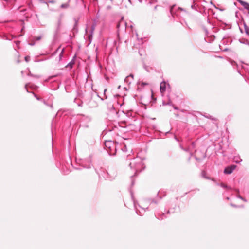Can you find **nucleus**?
I'll list each match as a JSON object with an SVG mask.
<instances>
[{"label": "nucleus", "mask_w": 249, "mask_h": 249, "mask_svg": "<svg viewBox=\"0 0 249 249\" xmlns=\"http://www.w3.org/2000/svg\"><path fill=\"white\" fill-rule=\"evenodd\" d=\"M129 166L133 170L135 175L137 172H141L145 168V166L142 163V159L140 157H136L132 159L129 163Z\"/></svg>", "instance_id": "nucleus-1"}, {"label": "nucleus", "mask_w": 249, "mask_h": 249, "mask_svg": "<svg viewBox=\"0 0 249 249\" xmlns=\"http://www.w3.org/2000/svg\"><path fill=\"white\" fill-rule=\"evenodd\" d=\"M105 145L109 154L114 155L115 154L116 147L113 142L111 141H106L105 142Z\"/></svg>", "instance_id": "nucleus-2"}, {"label": "nucleus", "mask_w": 249, "mask_h": 249, "mask_svg": "<svg viewBox=\"0 0 249 249\" xmlns=\"http://www.w3.org/2000/svg\"><path fill=\"white\" fill-rule=\"evenodd\" d=\"M97 173L100 177H102L106 179H111L113 178V177L110 176L107 171L103 169H100V171H97Z\"/></svg>", "instance_id": "nucleus-3"}, {"label": "nucleus", "mask_w": 249, "mask_h": 249, "mask_svg": "<svg viewBox=\"0 0 249 249\" xmlns=\"http://www.w3.org/2000/svg\"><path fill=\"white\" fill-rule=\"evenodd\" d=\"M236 166L235 165H231L225 168L224 173L226 174H231L236 168Z\"/></svg>", "instance_id": "nucleus-4"}, {"label": "nucleus", "mask_w": 249, "mask_h": 249, "mask_svg": "<svg viewBox=\"0 0 249 249\" xmlns=\"http://www.w3.org/2000/svg\"><path fill=\"white\" fill-rule=\"evenodd\" d=\"M95 27H96V24L95 23L93 24L91 26V28L90 33L88 35V37L89 38V39L90 41V42H91V39L92 38L93 34V32L94 31Z\"/></svg>", "instance_id": "nucleus-5"}, {"label": "nucleus", "mask_w": 249, "mask_h": 249, "mask_svg": "<svg viewBox=\"0 0 249 249\" xmlns=\"http://www.w3.org/2000/svg\"><path fill=\"white\" fill-rule=\"evenodd\" d=\"M238 1L244 7L245 9L248 11V13L249 14V4L242 0H238Z\"/></svg>", "instance_id": "nucleus-6"}, {"label": "nucleus", "mask_w": 249, "mask_h": 249, "mask_svg": "<svg viewBox=\"0 0 249 249\" xmlns=\"http://www.w3.org/2000/svg\"><path fill=\"white\" fill-rule=\"evenodd\" d=\"M133 79V75L131 74L129 76H127L125 79L124 82L128 84H130Z\"/></svg>", "instance_id": "nucleus-7"}, {"label": "nucleus", "mask_w": 249, "mask_h": 249, "mask_svg": "<svg viewBox=\"0 0 249 249\" xmlns=\"http://www.w3.org/2000/svg\"><path fill=\"white\" fill-rule=\"evenodd\" d=\"M166 90V83L165 82H162L160 85V91L161 93H163Z\"/></svg>", "instance_id": "nucleus-8"}, {"label": "nucleus", "mask_w": 249, "mask_h": 249, "mask_svg": "<svg viewBox=\"0 0 249 249\" xmlns=\"http://www.w3.org/2000/svg\"><path fill=\"white\" fill-rule=\"evenodd\" d=\"M244 29L247 35L249 36V28L245 24H244Z\"/></svg>", "instance_id": "nucleus-9"}, {"label": "nucleus", "mask_w": 249, "mask_h": 249, "mask_svg": "<svg viewBox=\"0 0 249 249\" xmlns=\"http://www.w3.org/2000/svg\"><path fill=\"white\" fill-rule=\"evenodd\" d=\"M83 167H84L85 168H90L91 167V164L90 163V161L89 160V161L88 164H86L83 163Z\"/></svg>", "instance_id": "nucleus-10"}, {"label": "nucleus", "mask_w": 249, "mask_h": 249, "mask_svg": "<svg viewBox=\"0 0 249 249\" xmlns=\"http://www.w3.org/2000/svg\"><path fill=\"white\" fill-rule=\"evenodd\" d=\"M64 52V48H63L61 51V53L59 54V60H60L63 57V53Z\"/></svg>", "instance_id": "nucleus-11"}, {"label": "nucleus", "mask_w": 249, "mask_h": 249, "mask_svg": "<svg viewBox=\"0 0 249 249\" xmlns=\"http://www.w3.org/2000/svg\"><path fill=\"white\" fill-rule=\"evenodd\" d=\"M163 104L164 105H170L173 106L172 103L171 101H169L167 103H165V102H163Z\"/></svg>", "instance_id": "nucleus-12"}, {"label": "nucleus", "mask_w": 249, "mask_h": 249, "mask_svg": "<svg viewBox=\"0 0 249 249\" xmlns=\"http://www.w3.org/2000/svg\"><path fill=\"white\" fill-rule=\"evenodd\" d=\"M218 185H220L221 187L224 188H228V187L224 184V183H220V184H217Z\"/></svg>", "instance_id": "nucleus-13"}, {"label": "nucleus", "mask_w": 249, "mask_h": 249, "mask_svg": "<svg viewBox=\"0 0 249 249\" xmlns=\"http://www.w3.org/2000/svg\"><path fill=\"white\" fill-rule=\"evenodd\" d=\"M206 172H205V171H203V172H202V177H203V178H208L206 176Z\"/></svg>", "instance_id": "nucleus-14"}, {"label": "nucleus", "mask_w": 249, "mask_h": 249, "mask_svg": "<svg viewBox=\"0 0 249 249\" xmlns=\"http://www.w3.org/2000/svg\"><path fill=\"white\" fill-rule=\"evenodd\" d=\"M30 58L29 56H26L25 57V60L26 62H28L30 61Z\"/></svg>", "instance_id": "nucleus-15"}, {"label": "nucleus", "mask_w": 249, "mask_h": 249, "mask_svg": "<svg viewBox=\"0 0 249 249\" xmlns=\"http://www.w3.org/2000/svg\"><path fill=\"white\" fill-rule=\"evenodd\" d=\"M237 197L240 198V199H242V200H244V201H246V200L243 197H242L241 196H237Z\"/></svg>", "instance_id": "nucleus-16"}, {"label": "nucleus", "mask_w": 249, "mask_h": 249, "mask_svg": "<svg viewBox=\"0 0 249 249\" xmlns=\"http://www.w3.org/2000/svg\"><path fill=\"white\" fill-rule=\"evenodd\" d=\"M121 23H122V21H120V22H119L117 24V27L118 29H119Z\"/></svg>", "instance_id": "nucleus-17"}, {"label": "nucleus", "mask_w": 249, "mask_h": 249, "mask_svg": "<svg viewBox=\"0 0 249 249\" xmlns=\"http://www.w3.org/2000/svg\"><path fill=\"white\" fill-rule=\"evenodd\" d=\"M48 2H49V3H54L55 2V1H54V0H49V1H48Z\"/></svg>", "instance_id": "nucleus-18"}, {"label": "nucleus", "mask_w": 249, "mask_h": 249, "mask_svg": "<svg viewBox=\"0 0 249 249\" xmlns=\"http://www.w3.org/2000/svg\"><path fill=\"white\" fill-rule=\"evenodd\" d=\"M33 94H34V95L35 97L36 98V99H37V100H40V98H38V97H37L36 96V95L34 93H33Z\"/></svg>", "instance_id": "nucleus-19"}, {"label": "nucleus", "mask_w": 249, "mask_h": 249, "mask_svg": "<svg viewBox=\"0 0 249 249\" xmlns=\"http://www.w3.org/2000/svg\"><path fill=\"white\" fill-rule=\"evenodd\" d=\"M40 39H41V36H38V37H36V40H39Z\"/></svg>", "instance_id": "nucleus-20"}, {"label": "nucleus", "mask_w": 249, "mask_h": 249, "mask_svg": "<svg viewBox=\"0 0 249 249\" xmlns=\"http://www.w3.org/2000/svg\"><path fill=\"white\" fill-rule=\"evenodd\" d=\"M172 106L173 107H174V108L175 109H176V110H178V108L177 107L174 106L173 105V106Z\"/></svg>", "instance_id": "nucleus-21"}, {"label": "nucleus", "mask_w": 249, "mask_h": 249, "mask_svg": "<svg viewBox=\"0 0 249 249\" xmlns=\"http://www.w3.org/2000/svg\"><path fill=\"white\" fill-rule=\"evenodd\" d=\"M73 63H69L68 66H70L71 67H72Z\"/></svg>", "instance_id": "nucleus-22"}, {"label": "nucleus", "mask_w": 249, "mask_h": 249, "mask_svg": "<svg viewBox=\"0 0 249 249\" xmlns=\"http://www.w3.org/2000/svg\"><path fill=\"white\" fill-rule=\"evenodd\" d=\"M234 160H235V161L236 163L240 162L241 161V160H235V158H234Z\"/></svg>", "instance_id": "nucleus-23"}, {"label": "nucleus", "mask_w": 249, "mask_h": 249, "mask_svg": "<svg viewBox=\"0 0 249 249\" xmlns=\"http://www.w3.org/2000/svg\"><path fill=\"white\" fill-rule=\"evenodd\" d=\"M27 84H26L25 86V88L26 89V90H27V91L28 92V89H27Z\"/></svg>", "instance_id": "nucleus-24"}, {"label": "nucleus", "mask_w": 249, "mask_h": 249, "mask_svg": "<svg viewBox=\"0 0 249 249\" xmlns=\"http://www.w3.org/2000/svg\"><path fill=\"white\" fill-rule=\"evenodd\" d=\"M40 0V1H41V2H42V3H47V2H44V1H42V0Z\"/></svg>", "instance_id": "nucleus-25"}, {"label": "nucleus", "mask_w": 249, "mask_h": 249, "mask_svg": "<svg viewBox=\"0 0 249 249\" xmlns=\"http://www.w3.org/2000/svg\"><path fill=\"white\" fill-rule=\"evenodd\" d=\"M60 47H59L57 48V49L56 50V52H57V51L59 50V49H60Z\"/></svg>", "instance_id": "nucleus-26"}, {"label": "nucleus", "mask_w": 249, "mask_h": 249, "mask_svg": "<svg viewBox=\"0 0 249 249\" xmlns=\"http://www.w3.org/2000/svg\"><path fill=\"white\" fill-rule=\"evenodd\" d=\"M61 7H65V5H64V4H62V5H61Z\"/></svg>", "instance_id": "nucleus-27"}, {"label": "nucleus", "mask_w": 249, "mask_h": 249, "mask_svg": "<svg viewBox=\"0 0 249 249\" xmlns=\"http://www.w3.org/2000/svg\"><path fill=\"white\" fill-rule=\"evenodd\" d=\"M107 9H110V8H111V7L110 6H107Z\"/></svg>", "instance_id": "nucleus-28"}, {"label": "nucleus", "mask_w": 249, "mask_h": 249, "mask_svg": "<svg viewBox=\"0 0 249 249\" xmlns=\"http://www.w3.org/2000/svg\"><path fill=\"white\" fill-rule=\"evenodd\" d=\"M163 218L161 217V218H159V217H158V219H162Z\"/></svg>", "instance_id": "nucleus-29"}, {"label": "nucleus", "mask_w": 249, "mask_h": 249, "mask_svg": "<svg viewBox=\"0 0 249 249\" xmlns=\"http://www.w3.org/2000/svg\"><path fill=\"white\" fill-rule=\"evenodd\" d=\"M31 45H34V43H32V44H30Z\"/></svg>", "instance_id": "nucleus-30"}, {"label": "nucleus", "mask_w": 249, "mask_h": 249, "mask_svg": "<svg viewBox=\"0 0 249 249\" xmlns=\"http://www.w3.org/2000/svg\"><path fill=\"white\" fill-rule=\"evenodd\" d=\"M78 106H82V105H81V104H78Z\"/></svg>", "instance_id": "nucleus-31"}, {"label": "nucleus", "mask_w": 249, "mask_h": 249, "mask_svg": "<svg viewBox=\"0 0 249 249\" xmlns=\"http://www.w3.org/2000/svg\"><path fill=\"white\" fill-rule=\"evenodd\" d=\"M94 1H96L97 2V0H93Z\"/></svg>", "instance_id": "nucleus-32"}, {"label": "nucleus", "mask_w": 249, "mask_h": 249, "mask_svg": "<svg viewBox=\"0 0 249 249\" xmlns=\"http://www.w3.org/2000/svg\"><path fill=\"white\" fill-rule=\"evenodd\" d=\"M106 90H107V89H105V90H104V92H105L106 91Z\"/></svg>", "instance_id": "nucleus-33"}, {"label": "nucleus", "mask_w": 249, "mask_h": 249, "mask_svg": "<svg viewBox=\"0 0 249 249\" xmlns=\"http://www.w3.org/2000/svg\"><path fill=\"white\" fill-rule=\"evenodd\" d=\"M86 32L87 33V29H86Z\"/></svg>", "instance_id": "nucleus-34"}, {"label": "nucleus", "mask_w": 249, "mask_h": 249, "mask_svg": "<svg viewBox=\"0 0 249 249\" xmlns=\"http://www.w3.org/2000/svg\"><path fill=\"white\" fill-rule=\"evenodd\" d=\"M129 2H130V0H128Z\"/></svg>", "instance_id": "nucleus-35"}, {"label": "nucleus", "mask_w": 249, "mask_h": 249, "mask_svg": "<svg viewBox=\"0 0 249 249\" xmlns=\"http://www.w3.org/2000/svg\"><path fill=\"white\" fill-rule=\"evenodd\" d=\"M110 0L111 1H112V0Z\"/></svg>", "instance_id": "nucleus-36"}]
</instances>
